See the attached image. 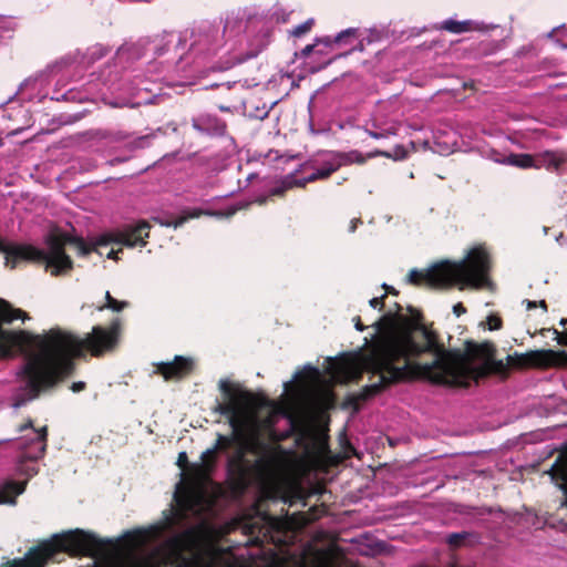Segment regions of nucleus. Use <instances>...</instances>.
<instances>
[{
	"instance_id": "nucleus-1",
	"label": "nucleus",
	"mask_w": 567,
	"mask_h": 567,
	"mask_svg": "<svg viewBox=\"0 0 567 567\" xmlns=\"http://www.w3.org/2000/svg\"><path fill=\"white\" fill-rule=\"evenodd\" d=\"M10 321L0 320V358H8L14 352L28 353L38 349V353L29 357L18 372L23 382L12 395V408L19 409L38 399L42 392L54 388L75 371V358L84 357L87 351L92 357H102L113 351L118 343L121 320H112L109 327L94 326L92 331L81 339L60 328L50 329L43 336H35L25 330L10 331L2 328L17 319H28L21 309L13 308L9 302Z\"/></svg>"
},
{
	"instance_id": "nucleus-2",
	"label": "nucleus",
	"mask_w": 567,
	"mask_h": 567,
	"mask_svg": "<svg viewBox=\"0 0 567 567\" xmlns=\"http://www.w3.org/2000/svg\"><path fill=\"white\" fill-rule=\"evenodd\" d=\"M394 312L389 311L374 326L379 336L373 340L369 352L362 359L363 369L373 375L379 377V381L364 385L359 392L349 394L346 399V405L359 411L361 403L374 398L382 391L393 384L413 381V373L420 362L413 359L422 353H414L410 348H422L424 340L419 334V329L431 334H436L434 330L422 323V313L412 308V318L403 316L402 306L394 305Z\"/></svg>"
},
{
	"instance_id": "nucleus-3",
	"label": "nucleus",
	"mask_w": 567,
	"mask_h": 567,
	"mask_svg": "<svg viewBox=\"0 0 567 567\" xmlns=\"http://www.w3.org/2000/svg\"><path fill=\"white\" fill-rule=\"evenodd\" d=\"M218 388L223 402H218L213 411L228 419L233 433L230 436L218 434L215 451H226L235 441L252 449L258 441L257 411L264 404V399L228 380H220Z\"/></svg>"
},
{
	"instance_id": "nucleus-4",
	"label": "nucleus",
	"mask_w": 567,
	"mask_h": 567,
	"mask_svg": "<svg viewBox=\"0 0 567 567\" xmlns=\"http://www.w3.org/2000/svg\"><path fill=\"white\" fill-rule=\"evenodd\" d=\"M491 260L483 248H473L460 262L449 261L434 265L425 270L412 269L408 281L417 287L445 288L453 282L481 289L489 284Z\"/></svg>"
},
{
	"instance_id": "nucleus-5",
	"label": "nucleus",
	"mask_w": 567,
	"mask_h": 567,
	"mask_svg": "<svg viewBox=\"0 0 567 567\" xmlns=\"http://www.w3.org/2000/svg\"><path fill=\"white\" fill-rule=\"evenodd\" d=\"M419 334L423 338L424 343L422 348L412 347V351L414 350V353H431L434 359L430 363L415 365L414 369L416 370L413 373V380H417L420 375L433 373V368L442 363H447L456 375L464 377L466 373V363H474L476 361H498L496 359L497 349L492 341L485 340L483 342H476L467 340L464 343L463 352H460L446 350L444 344L439 340L437 333L431 334L419 329Z\"/></svg>"
},
{
	"instance_id": "nucleus-6",
	"label": "nucleus",
	"mask_w": 567,
	"mask_h": 567,
	"mask_svg": "<svg viewBox=\"0 0 567 567\" xmlns=\"http://www.w3.org/2000/svg\"><path fill=\"white\" fill-rule=\"evenodd\" d=\"M44 243L47 248L51 251V260L49 264L53 265V270H51V276L53 277L66 276L74 268L72 258L65 251L66 245H74L78 255L81 257H86L91 252L103 256L102 248L110 246V240H107L105 235L100 237L94 244H87L81 237L71 236L62 231H51L45 237Z\"/></svg>"
},
{
	"instance_id": "nucleus-7",
	"label": "nucleus",
	"mask_w": 567,
	"mask_h": 567,
	"mask_svg": "<svg viewBox=\"0 0 567 567\" xmlns=\"http://www.w3.org/2000/svg\"><path fill=\"white\" fill-rule=\"evenodd\" d=\"M501 375L507 378V365L503 360L482 362L480 365L466 363V373L464 377L456 375L447 363H442L433 368V373L429 375H420L417 379L429 380L435 384L453 385V386H467L468 380L487 378L489 375Z\"/></svg>"
},
{
	"instance_id": "nucleus-8",
	"label": "nucleus",
	"mask_w": 567,
	"mask_h": 567,
	"mask_svg": "<svg viewBox=\"0 0 567 567\" xmlns=\"http://www.w3.org/2000/svg\"><path fill=\"white\" fill-rule=\"evenodd\" d=\"M51 540L54 544L56 554L66 553L72 557L95 556L106 546L105 540L83 529L56 535Z\"/></svg>"
},
{
	"instance_id": "nucleus-9",
	"label": "nucleus",
	"mask_w": 567,
	"mask_h": 567,
	"mask_svg": "<svg viewBox=\"0 0 567 567\" xmlns=\"http://www.w3.org/2000/svg\"><path fill=\"white\" fill-rule=\"evenodd\" d=\"M507 373L509 367L524 368H567V352L564 350H533L526 353L515 352L506 357Z\"/></svg>"
},
{
	"instance_id": "nucleus-10",
	"label": "nucleus",
	"mask_w": 567,
	"mask_h": 567,
	"mask_svg": "<svg viewBox=\"0 0 567 567\" xmlns=\"http://www.w3.org/2000/svg\"><path fill=\"white\" fill-rule=\"evenodd\" d=\"M130 567H163L159 560L142 559ZM176 567H231L221 551L214 546H205L192 554V558H182Z\"/></svg>"
},
{
	"instance_id": "nucleus-11",
	"label": "nucleus",
	"mask_w": 567,
	"mask_h": 567,
	"mask_svg": "<svg viewBox=\"0 0 567 567\" xmlns=\"http://www.w3.org/2000/svg\"><path fill=\"white\" fill-rule=\"evenodd\" d=\"M6 250H1L6 257V266L14 269L20 261H28L38 265H44L45 270H53V265H50L51 251L40 249L31 244H12L6 243Z\"/></svg>"
},
{
	"instance_id": "nucleus-12",
	"label": "nucleus",
	"mask_w": 567,
	"mask_h": 567,
	"mask_svg": "<svg viewBox=\"0 0 567 567\" xmlns=\"http://www.w3.org/2000/svg\"><path fill=\"white\" fill-rule=\"evenodd\" d=\"M48 442V426L44 425L39 430H33L28 434H23L19 439V449L21 451V462L38 461L44 456Z\"/></svg>"
},
{
	"instance_id": "nucleus-13",
	"label": "nucleus",
	"mask_w": 567,
	"mask_h": 567,
	"mask_svg": "<svg viewBox=\"0 0 567 567\" xmlns=\"http://www.w3.org/2000/svg\"><path fill=\"white\" fill-rule=\"evenodd\" d=\"M218 25L202 23L193 33L195 40L190 48L195 53H216L221 45L223 34Z\"/></svg>"
},
{
	"instance_id": "nucleus-14",
	"label": "nucleus",
	"mask_w": 567,
	"mask_h": 567,
	"mask_svg": "<svg viewBox=\"0 0 567 567\" xmlns=\"http://www.w3.org/2000/svg\"><path fill=\"white\" fill-rule=\"evenodd\" d=\"M271 39L272 30L269 27L261 28L259 32L252 38L250 42V48L245 54H237L231 59L221 61L217 66H213V70H229L233 66L247 61L248 59L256 58L261 51H264L269 45Z\"/></svg>"
},
{
	"instance_id": "nucleus-15",
	"label": "nucleus",
	"mask_w": 567,
	"mask_h": 567,
	"mask_svg": "<svg viewBox=\"0 0 567 567\" xmlns=\"http://www.w3.org/2000/svg\"><path fill=\"white\" fill-rule=\"evenodd\" d=\"M151 226L142 220L135 226H130L123 230L105 235L111 244L123 245L126 247H144L148 238Z\"/></svg>"
},
{
	"instance_id": "nucleus-16",
	"label": "nucleus",
	"mask_w": 567,
	"mask_h": 567,
	"mask_svg": "<svg viewBox=\"0 0 567 567\" xmlns=\"http://www.w3.org/2000/svg\"><path fill=\"white\" fill-rule=\"evenodd\" d=\"M194 370V361L190 358L176 355L172 362L156 364V372L166 381L181 380L189 375Z\"/></svg>"
},
{
	"instance_id": "nucleus-17",
	"label": "nucleus",
	"mask_w": 567,
	"mask_h": 567,
	"mask_svg": "<svg viewBox=\"0 0 567 567\" xmlns=\"http://www.w3.org/2000/svg\"><path fill=\"white\" fill-rule=\"evenodd\" d=\"M56 555L52 540L43 542L30 548L23 558H17L21 567H44Z\"/></svg>"
},
{
	"instance_id": "nucleus-18",
	"label": "nucleus",
	"mask_w": 567,
	"mask_h": 567,
	"mask_svg": "<svg viewBox=\"0 0 567 567\" xmlns=\"http://www.w3.org/2000/svg\"><path fill=\"white\" fill-rule=\"evenodd\" d=\"M361 37L360 29L358 28H349L347 30L341 31L338 33L333 39L330 37H326L322 39H318L317 43L315 44H308L301 50V56L307 58L312 52L316 51V48L319 43L324 44L326 48L331 47L332 44H340V43H350L353 40H357Z\"/></svg>"
},
{
	"instance_id": "nucleus-19",
	"label": "nucleus",
	"mask_w": 567,
	"mask_h": 567,
	"mask_svg": "<svg viewBox=\"0 0 567 567\" xmlns=\"http://www.w3.org/2000/svg\"><path fill=\"white\" fill-rule=\"evenodd\" d=\"M435 29L453 34H462L471 31H483L485 27L483 23L473 20L456 21L454 19H446L437 24Z\"/></svg>"
},
{
	"instance_id": "nucleus-20",
	"label": "nucleus",
	"mask_w": 567,
	"mask_h": 567,
	"mask_svg": "<svg viewBox=\"0 0 567 567\" xmlns=\"http://www.w3.org/2000/svg\"><path fill=\"white\" fill-rule=\"evenodd\" d=\"M534 168L544 167L548 171H558L565 162V157L560 153L554 151H545L534 155Z\"/></svg>"
},
{
	"instance_id": "nucleus-21",
	"label": "nucleus",
	"mask_w": 567,
	"mask_h": 567,
	"mask_svg": "<svg viewBox=\"0 0 567 567\" xmlns=\"http://www.w3.org/2000/svg\"><path fill=\"white\" fill-rule=\"evenodd\" d=\"M331 371L344 382L359 380L361 378L360 370L350 361L334 360L331 363Z\"/></svg>"
},
{
	"instance_id": "nucleus-22",
	"label": "nucleus",
	"mask_w": 567,
	"mask_h": 567,
	"mask_svg": "<svg viewBox=\"0 0 567 567\" xmlns=\"http://www.w3.org/2000/svg\"><path fill=\"white\" fill-rule=\"evenodd\" d=\"M238 208L233 206L229 207L227 210H215V212H206V215L209 216H216V217H226L229 218L234 216L237 213ZM204 213L199 209H194L192 213H188L187 215L179 216L175 218L173 221L167 223V226H173L174 228L181 227L185 221H187L190 218H197Z\"/></svg>"
},
{
	"instance_id": "nucleus-23",
	"label": "nucleus",
	"mask_w": 567,
	"mask_h": 567,
	"mask_svg": "<svg viewBox=\"0 0 567 567\" xmlns=\"http://www.w3.org/2000/svg\"><path fill=\"white\" fill-rule=\"evenodd\" d=\"M193 126L200 133L223 135L226 131L225 122L218 118L200 117L193 122Z\"/></svg>"
},
{
	"instance_id": "nucleus-24",
	"label": "nucleus",
	"mask_w": 567,
	"mask_h": 567,
	"mask_svg": "<svg viewBox=\"0 0 567 567\" xmlns=\"http://www.w3.org/2000/svg\"><path fill=\"white\" fill-rule=\"evenodd\" d=\"M338 171V165L333 164L332 158L328 161H323L321 166L318 167L312 174L309 176L299 179L300 183H302V188L307 186L309 183H313L319 179H327L329 178L334 172Z\"/></svg>"
},
{
	"instance_id": "nucleus-25",
	"label": "nucleus",
	"mask_w": 567,
	"mask_h": 567,
	"mask_svg": "<svg viewBox=\"0 0 567 567\" xmlns=\"http://www.w3.org/2000/svg\"><path fill=\"white\" fill-rule=\"evenodd\" d=\"M24 485L20 482L9 481L0 487V504H14L16 498L22 494Z\"/></svg>"
},
{
	"instance_id": "nucleus-26",
	"label": "nucleus",
	"mask_w": 567,
	"mask_h": 567,
	"mask_svg": "<svg viewBox=\"0 0 567 567\" xmlns=\"http://www.w3.org/2000/svg\"><path fill=\"white\" fill-rule=\"evenodd\" d=\"M302 188V183L298 178H295L292 174L281 178L278 184L269 190V196L285 197L286 193L292 188Z\"/></svg>"
},
{
	"instance_id": "nucleus-27",
	"label": "nucleus",
	"mask_w": 567,
	"mask_h": 567,
	"mask_svg": "<svg viewBox=\"0 0 567 567\" xmlns=\"http://www.w3.org/2000/svg\"><path fill=\"white\" fill-rule=\"evenodd\" d=\"M502 163L523 169L534 168L535 157L532 154L511 153L503 159Z\"/></svg>"
},
{
	"instance_id": "nucleus-28",
	"label": "nucleus",
	"mask_w": 567,
	"mask_h": 567,
	"mask_svg": "<svg viewBox=\"0 0 567 567\" xmlns=\"http://www.w3.org/2000/svg\"><path fill=\"white\" fill-rule=\"evenodd\" d=\"M370 156H382L394 161H403L408 158L409 152L403 145H396L392 152L374 150L370 152Z\"/></svg>"
},
{
	"instance_id": "nucleus-29",
	"label": "nucleus",
	"mask_w": 567,
	"mask_h": 567,
	"mask_svg": "<svg viewBox=\"0 0 567 567\" xmlns=\"http://www.w3.org/2000/svg\"><path fill=\"white\" fill-rule=\"evenodd\" d=\"M331 158L333 164L338 165V169L342 166L354 164V150L350 152H332Z\"/></svg>"
},
{
	"instance_id": "nucleus-30",
	"label": "nucleus",
	"mask_w": 567,
	"mask_h": 567,
	"mask_svg": "<svg viewBox=\"0 0 567 567\" xmlns=\"http://www.w3.org/2000/svg\"><path fill=\"white\" fill-rule=\"evenodd\" d=\"M182 558H192V555L185 556L179 549H173L172 551H169V554H167L166 556L162 557L158 560L162 563L163 567H176L179 565Z\"/></svg>"
},
{
	"instance_id": "nucleus-31",
	"label": "nucleus",
	"mask_w": 567,
	"mask_h": 567,
	"mask_svg": "<svg viewBox=\"0 0 567 567\" xmlns=\"http://www.w3.org/2000/svg\"><path fill=\"white\" fill-rule=\"evenodd\" d=\"M105 300L106 303L99 308V310H103L105 308L111 309L113 311L120 312L126 307H128L127 301H118L117 299L113 298L109 291L105 293Z\"/></svg>"
},
{
	"instance_id": "nucleus-32",
	"label": "nucleus",
	"mask_w": 567,
	"mask_h": 567,
	"mask_svg": "<svg viewBox=\"0 0 567 567\" xmlns=\"http://www.w3.org/2000/svg\"><path fill=\"white\" fill-rule=\"evenodd\" d=\"M315 25V19L310 18L306 20L305 22L296 25L292 30L289 31L290 35L295 38H301L308 32L311 31L312 27Z\"/></svg>"
},
{
	"instance_id": "nucleus-33",
	"label": "nucleus",
	"mask_w": 567,
	"mask_h": 567,
	"mask_svg": "<svg viewBox=\"0 0 567 567\" xmlns=\"http://www.w3.org/2000/svg\"><path fill=\"white\" fill-rule=\"evenodd\" d=\"M470 535L471 534L467 532L452 533L447 535L446 543L449 544V546L457 548L463 545L464 540L467 539Z\"/></svg>"
},
{
	"instance_id": "nucleus-34",
	"label": "nucleus",
	"mask_w": 567,
	"mask_h": 567,
	"mask_svg": "<svg viewBox=\"0 0 567 567\" xmlns=\"http://www.w3.org/2000/svg\"><path fill=\"white\" fill-rule=\"evenodd\" d=\"M177 503L185 511H192L196 505L195 496L190 493H186L183 496H179L177 498Z\"/></svg>"
},
{
	"instance_id": "nucleus-35",
	"label": "nucleus",
	"mask_w": 567,
	"mask_h": 567,
	"mask_svg": "<svg viewBox=\"0 0 567 567\" xmlns=\"http://www.w3.org/2000/svg\"><path fill=\"white\" fill-rule=\"evenodd\" d=\"M559 324L564 328V331L559 332L558 330H554L556 334V340L558 344L567 347V319L563 318L559 321Z\"/></svg>"
},
{
	"instance_id": "nucleus-36",
	"label": "nucleus",
	"mask_w": 567,
	"mask_h": 567,
	"mask_svg": "<svg viewBox=\"0 0 567 567\" xmlns=\"http://www.w3.org/2000/svg\"><path fill=\"white\" fill-rule=\"evenodd\" d=\"M10 313H12V310H10L9 301L0 298V320L10 321L12 317H9Z\"/></svg>"
},
{
	"instance_id": "nucleus-37",
	"label": "nucleus",
	"mask_w": 567,
	"mask_h": 567,
	"mask_svg": "<svg viewBox=\"0 0 567 567\" xmlns=\"http://www.w3.org/2000/svg\"><path fill=\"white\" fill-rule=\"evenodd\" d=\"M486 320L489 330H499L503 327V320L497 315H489Z\"/></svg>"
},
{
	"instance_id": "nucleus-38",
	"label": "nucleus",
	"mask_w": 567,
	"mask_h": 567,
	"mask_svg": "<svg viewBox=\"0 0 567 567\" xmlns=\"http://www.w3.org/2000/svg\"><path fill=\"white\" fill-rule=\"evenodd\" d=\"M375 156H370V152L367 154H362L361 152L354 150V164L363 165L368 159L374 158Z\"/></svg>"
},
{
	"instance_id": "nucleus-39",
	"label": "nucleus",
	"mask_w": 567,
	"mask_h": 567,
	"mask_svg": "<svg viewBox=\"0 0 567 567\" xmlns=\"http://www.w3.org/2000/svg\"><path fill=\"white\" fill-rule=\"evenodd\" d=\"M384 299H385V295H382L380 297H374V298L370 299L369 305L374 309L378 308L379 310H382L384 308Z\"/></svg>"
},
{
	"instance_id": "nucleus-40",
	"label": "nucleus",
	"mask_w": 567,
	"mask_h": 567,
	"mask_svg": "<svg viewBox=\"0 0 567 567\" xmlns=\"http://www.w3.org/2000/svg\"><path fill=\"white\" fill-rule=\"evenodd\" d=\"M216 456L215 449H208L202 454V461L205 464L214 463Z\"/></svg>"
},
{
	"instance_id": "nucleus-41",
	"label": "nucleus",
	"mask_w": 567,
	"mask_h": 567,
	"mask_svg": "<svg viewBox=\"0 0 567 567\" xmlns=\"http://www.w3.org/2000/svg\"><path fill=\"white\" fill-rule=\"evenodd\" d=\"M525 302H526V308L528 310L534 309L536 307H540L545 312H547V310H548V307H547V303L545 300H540V301L526 300Z\"/></svg>"
},
{
	"instance_id": "nucleus-42",
	"label": "nucleus",
	"mask_w": 567,
	"mask_h": 567,
	"mask_svg": "<svg viewBox=\"0 0 567 567\" xmlns=\"http://www.w3.org/2000/svg\"><path fill=\"white\" fill-rule=\"evenodd\" d=\"M28 430H30L31 432H33V430H37L31 417L27 419L25 422L18 427L19 433H24Z\"/></svg>"
},
{
	"instance_id": "nucleus-43",
	"label": "nucleus",
	"mask_w": 567,
	"mask_h": 567,
	"mask_svg": "<svg viewBox=\"0 0 567 567\" xmlns=\"http://www.w3.org/2000/svg\"><path fill=\"white\" fill-rule=\"evenodd\" d=\"M106 248L107 247H103L102 250H103V256L105 255L109 259H114V260H117L118 259V252H122V248H118V249H114V248H111L110 250L106 251Z\"/></svg>"
},
{
	"instance_id": "nucleus-44",
	"label": "nucleus",
	"mask_w": 567,
	"mask_h": 567,
	"mask_svg": "<svg viewBox=\"0 0 567 567\" xmlns=\"http://www.w3.org/2000/svg\"><path fill=\"white\" fill-rule=\"evenodd\" d=\"M187 464H188V457H187L186 452H181L177 457V465L181 468H185L187 466Z\"/></svg>"
},
{
	"instance_id": "nucleus-45",
	"label": "nucleus",
	"mask_w": 567,
	"mask_h": 567,
	"mask_svg": "<svg viewBox=\"0 0 567 567\" xmlns=\"http://www.w3.org/2000/svg\"><path fill=\"white\" fill-rule=\"evenodd\" d=\"M268 466H269V461L268 460L259 458L255 463V467L259 472H265L268 468Z\"/></svg>"
},
{
	"instance_id": "nucleus-46",
	"label": "nucleus",
	"mask_w": 567,
	"mask_h": 567,
	"mask_svg": "<svg viewBox=\"0 0 567 567\" xmlns=\"http://www.w3.org/2000/svg\"><path fill=\"white\" fill-rule=\"evenodd\" d=\"M85 388L86 383L83 381L73 382L70 386V389L75 393L83 391Z\"/></svg>"
},
{
	"instance_id": "nucleus-47",
	"label": "nucleus",
	"mask_w": 567,
	"mask_h": 567,
	"mask_svg": "<svg viewBox=\"0 0 567 567\" xmlns=\"http://www.w3.org/2000/svg\"><path fill=\"white\" fill-rule=\"evenodd\" d=\"M235 84H236V82H233V83L227 82V83H223V84H213L212 87H217V89H221L223 91L230 92Z\"/></svg>"
},
{
	"instance_id": "nucleus-48",
	"label": "nucleus",
	"mask_w": 567,
	"mask_h": 567,
	"mask_svg": "<svg viewBox=\"0 0 567 567\" xmlns=\"http://www.w3.org/2000/svg\"><path fill=\"white\" fill-rule=\"evenodd\" d=\"M453 312L455 316L460 317L466 312V308L463 306L462 302H458V303L454 305Z\"/></svg>"
},
{
	"instance_id": "nucleus-49",
	"label": "nucleus",
	"mask_w": 567,
	"mask_h": 567,
	"mask_svg": "<svg viewBox=\"0 0 567 567\" xmlns=\"http://www.w3.org/2000/svg\"><path fill=\"white\" fill-rule=\"evenodd\" d=\"M343 449H344L346 456H348V457L350 455L355 454V450H354V447L352 446V444L349 441L344 442Z\"/></svg>"
},
{
	"instance_id": "nucleus-50",
	"label": "nucleus",
	"mask_w": 567,
	"mask_h": 567,
	"mask_svg": "<svg viewBox=\"0 0 567 567\" xmlns=\"http://www.w3.org/2000/svg\"><path fill=\"white\" fill-rule=\"evenodd\" d=\"M382 288L385 290V293H384V295H385V297H386L388 295H393V296H398V295H399V291H398L394 287H392V286H389V285H386V284H383V285H382Z\"/></svg>"
},
{
	"instance_id": "nucleus-51",
	"label": "nucleus",
	"mask_w": 567,
	"mask_h": 567,
	"mask_svg": "<svg viewBox=\"0 0 567 567\" xmlns=\"http://www.w3.org/2000/svg\"><path fill=\"white\" fill-rule=\"evenodd\" d=\"M354 327L358 331H364L365 326L362 323L361 318L359 316L353 318Z\"/></svg>"
},
{
	"instance_id": "nucleus-52",
	"label": "nucleus",
	"mask_w": 567,
	"mask_h": 567,
	"mask_svg": "<svg viewBox=\"0 0 567 567\" xmlns=\"http://www.w3.org/2000/svg\"><path fill=\"white\" fill-rule=\"evenodd\" d=\"M20 565L21 564H19L18 559L14 558V559L8 560L6 564L2 565V567H21Z\"/></svg>"
},
{
	"instance_id": "nucleus-53",
	"label": "nucleus",
	"mask_w": 567,
	"mask_h": 567,
	"mask_svg": "<svg viewBox=\"0 0 567 567\" xmlns=\"http://www.w3.org/2000/svg\"><path fill=\"white\" fill-rule=\"evenodd\" d=\"M268 197H270L269 195L268 196H259L257 199H256V203L259 204V205H265L268 200Z\"/></svg>"
},
{
	"instance_id": "nucleus-54",
	"label": "nucleus",
	"mask_w": 567,
	"mask_h": 567,
	"mask_svg": "<svg viewBox=\"0 0 567 567\" xmlns=\"http://www.w3.org/2000/svg\"><path fill=\"white\" fill-rule=\"evenodd\" d=\"M369 135L371 137H373V138H377V140L383 137V134L377 133V132H372V131L369 132Z\"/></svg>"
},
{
	"instance_id": "nucleus-55",
	"label": "nucleus",
	"mask_w": 567,
	"mask_h": 567,
	"mask_svg": "<svg viewBox=\"0 0 567 567\" xmlns=\"http://www.w3.org/2000/svg\"><path fill=\"white\" fill-rule=\"evenodd\" d=\"M218 109L221 111V112H229L230 111V107L229 106H226L224 104H219L218 105Z\"/></svg>"
},
{
	"instance_id": "nucleus-56",
	"label": "nucleus",
	"mask_w": 567,
	"mask_h": 567,
	"mask_svg": "<svg viewBox=\"0 0 567 567\" xmlns=\"http://www.w3.org/2000/svg\"><path fill=\"white\" fill-rule=\"evenodd\" d=\"M358 221H360V220L358 219V220H353V221L351 223V226H350V231H351V233H353V231L355 230V228H357V223H358Z\"/></svg>"
},
{
	"instance_id": "nucleus-57",
	"label": "nucleus",
	"mask_w": 567,
	"mask_h": 567,
	"mask_svg": "<svg viewBox=\"0 0 567 567\" xmlns=\"http://www.w3.org/2000/svg\"><path fill=\"white\" fill-rule=\"evenodd\" d=\"M354 49L362 51L363 50V40H361Z\"/></svg>"
},
{
	"instance_id": "nucleus-58",
	"label": "nucleus",
	"mask_w": 567,
	"mask_h": 567,
	"mask_svg": "<svg viewBox=\"0 0 567 567\" xmlns=\"http://www.w3.org/2000/svg\"><path fill=\"white\" fill-rule=\"evenodd\" d=\"M464 87L465 89H473L474 87V83L471 82V83H464Z\"/></svg>"
},
{
	"instance_id": "nucleus-59",
	"label": "nucleus",
	"mask_w": 567,
	"mask_h": 567,
	"mask_svg": "<svg viewBox=\"0 0 567 567\" xmlns=\"http://www.w3.org/2000/svg\"><path fill=\"white\" fill-rule=\"evenodd\" d=\"M332 60H333V59L328 60V61L326 62V64L331 63V62H332Z\"/></svg>"
},
{
	"instance_id": "nucleus-60",
	"label": "nucleus",
	"mask_w": 567,
	"mask_h": 567,
	"mask_svg": "<svg viewBox=\"0 0 567 567\" xmlns=\"http://www.w3.org/2000/svg\"><path fill=\"white\" fill-rule=\"evenodd\" d=\"M227 100H228V101H234L235 99H234V97H231V96H228V99H227Z\"/></svg>"
},
{
	"instance_id": "nucleus-61",
	"label": "nucleus",
	"mask_w": 567,
	"mask_h": 567,
	"mask_svg": "<svg viewBox=\"0 0 567 567\" xmlns=\"http://www.w3.org/2000/svg\"><path fill=\"white\" fill-rule=\"evenodd\" d=\"M312 372L317 373V369L310 368Z\"/></svg>"
}]
</instances>
